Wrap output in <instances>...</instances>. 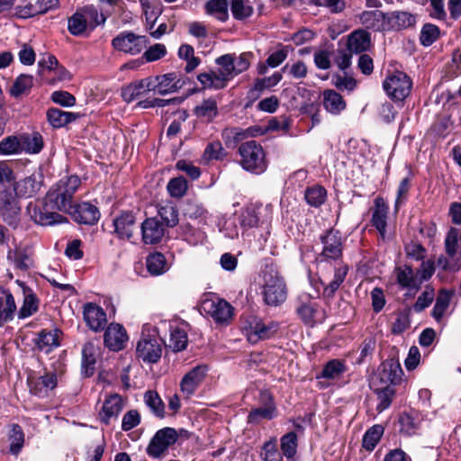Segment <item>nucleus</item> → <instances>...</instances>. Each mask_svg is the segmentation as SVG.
Masks as SVG:
<instances>
[{"label":"nucleus","instance_id":"24","mask_svg":"<svg viewBox=\"0 0 461 461\" xmlns=\"http://www.w3.org/2000/svg\"><path fill=\"white\" fill-rule=\"evenodd\" d=\"M141 239L145 244H157L161 241L165 230L161 221L157 218H147L140 226Z\"/></svg>","mask_w":461,"mask_h":461},{"label":"nucleus","instance_id":"7","mask_svg":"<svg viewBox=\"0 0 461 461\" xmlns=\"http://www.w3.org/2000/svg\"><path fill=\"white\" fill-rule=\"evenodd\" d=\"M319 239L322 245V249L317 256V261L326 263L339 262L343 255V240L340 231L330 228L324 230Z\"/></svg>","mask_w":461,"mask_h":461},{"label":"nucleus","instance_id":"1","mask_svg":"<svg viewBox=\"0 0 461 461\" xmlns=\"http://www.w3.org/2000/svg\"><path fill=\"white\" fill-rule=\"evenodd\" d=\"M250 56L251 54L248 52L239 56L234 53L221 55L215 59V63L220 67L219 72L210 70L200 73L197 80L203 89H223L230 79L249 68Z\"/></svg>","mask_w":461,"mask_h":461},{"label":"nucleus","instance_id":"46","mask_svg":"<svg viewBox=\"0 0 461 461\" xmlns=\"http://www.w3.org/2000/svg\"><path fill=\"white\" fill-rule=\"evenodd\" d=\"M22 154L20 134L9 135L0 140V155L12 156Z\"/></svg>","mask_w":461,"mask_h":461},{"label":"nucleus","instance_id":"14","mask_svg":"<svg viewBox=\"0 0 461 461\" xmlns=\"http://www.w3.org/2000/svg\"><path fill=\"white\" fill-rule=\"evenodd\" d=\"M27 384L31 394L44 398L57 387L58 376L55 372H46L42 375L31 373L27 376Z\"/></svg>","mask_w":461,"mask_h":461},{"label":"nucleus","instance_id":"15","mask_svg":"<svg viewBox=\"0 0 461 461\" xmlns=\"http://www.w3.org/2000/svg\"><path fill=\"white\" fill-rule=\"evenodd\" d=\"M403 371L399 362L393 359L384 361L378 367L374 379V386H393L402 380Z\"/></svg>","mask_w":461,"mask_h":461},{"label":"nucleus","instance_id":"41","mask_svg":"<svg viewBox=\"0 0 461 461\" xmlns=\"http://www.w3.org/2000/svg\"><path fill=\"white\" fill-rule=\"evenodd\" d=\"M400 431L405 435L411 436L417 433L420 419L414 411H404L399 417Z\"/></svg>","mask_w":461,"mask_h":461},{"label":"nucleus","instance_id":"60","mask_svg":"<svg viewBox=\"0 0 461 461\" xmlns=\"http://www.w3.org/2000/svg\"><path fill=\"white\" fill-rule=\"evenodd\" d=\"M230 11L237 20H244L253 14V7L248 0H231Z\"/></svg>","mask_w":461,"mask_h":461},{"label":"nucleus","instance_id":"56","mask_svg":"<svg viewBox=\"0 0 461 461\" xmlns=\"http://www.w3.org/2000/svg\"><path fill=\"white\" fill-rule=\"evenodd\" d=\"M277 416L276 407H258L252 409L248 415V422L258 424L262 420H272Z\"/></svg>","mask_w":461,"mask_h":461},{"label":"nucleus","instance_id":"59","mask_svg":"<svg viewBox=\"0 0 461 461\" xmlns=\"http://www.w3.org/2000/svg\"><path fill=\"white\" fill-rule=\"evenodd\" d=\"M439 35L440 30L437 25L432 23H425L420 30V44L424 47H429L439 38Z\"/></svg>","mask_w":461,"mask_h":461},{"label":"nucleus","instance_id":"11","mask_svg":"<svg viewBox=\"0 0 461 461\" xmlns=\"http://www.w3.org/2000/svg\"><path fill=\"white\" fill-rule=\"evenodd\" d=\"M272 219L271 205L251 204L240 213V223L244 229L258 227L259 224H268Z\"/></svg>","mask_w":461,"mask_h":461},{"label":"nucleus","instance_id":"49","mask_svg":"<svg viewBox=\"0 0 461 461\" xmlns=\"http://www.w3.org/2000/svg\"><path fill=\"white\" fill-rule=\"evenodd\" d=\"M298 447V437L295 432L291 431L280 438V448L283 455L287 459H293L296 453Z\"/></svg>","mask_w":461,"mask_h":461},{"label":"nucleus","instance_id":"40","mask_svg":"<svg viewBox=\"0 0 461 461\" xmlns=\"http://www.w3.org/2000/svg\"><path fill=\"white\" fill-rule=\"evenodd\" d=\"M78 117V113L65 112L59 108H50L47 112L48 121L54 128L64 127L76 121Z\"/></svg>","mask_w":461,"mask_h":461},{"label":"nucleus","instance_id":"61","mask_svg":"<svg viewBox=\"0 0 461 461\" xmlns=\"http://www.w3.org/2000/svg\"><path fill=\"white\" fill-rule=\"evenodd\" d=\"M188 342L187 333L180 329H172L169 339L168 347L175 352L182 351L185 349Z\"/></svg>","mask_w":461,"mask_h":461},{"label":"nucleus","instance_id":"37","mask_svg":"<svg viewBox=\"0 0 461 461\" xmlns=\"http://www.w3.org/2000/svg\"><path fill=\"white\" fill-rule=\"evenodd\" d=\"M16 312L14 298L9 290H2L0 294V327L13 320Z\"/></svg>","mask_w":461,"mask_h":461},{"label":"nucleus","instance_id":"25","mask_svg":"<svg viewBox=\"0 0 461 461\" xmlns=\"http://www.w3.org/2000/svg\"><path fill=\"white\" fill-rule=\"evenodd\" d=\"M371 46V35L365 29L353 31L348 36L347 50L355 54H362Z\"/></svg>","mask_w":461,"mask_h":461},{"label":"nucleus","instance_id":"48","mask_svg":"<svg viewBox=\"0 0 461 461\" xmlns=\"http://www.w3.org/2000/svg\"><path fill=\"white\" fill-rule=\"evenodd\" d=\"M384 429L380 424L373 425L364 434L362 447L367 451H373L380 441Z\"/></svg>","mask_w":461,"mask_h":461},{"label":"nucleus","instance_id":"23","mask_svg":"<svg viewBox=\"0 0 461 461\" xmlns=\"http://www.w3.org/2000/svg\"><path fill=\"white\" fill-rule=\"evenodd\" d=\"M388 212L389 206L385 203L384 199L381 196H377L374 201L371 224L377 230L383 240H384L386 236Z\"/></svg>","mask_w":461,"mask_h":461},{"label":"nucleus","instance_id":"5","mask_svg":"<svg viewBox=\"0 0 461 461\" xmlns=\"http://www.w3.org/2000/svg\"><path fill=\"white\" fill-rule=\"evenodd\" d=\"M459 230L450 228L444 241L446 255L437 259V267L444 271L457 272L461 268V252L458 251Z\"/></svg>","mask_w":461,"mask_h":461},{"label":"nucleus","instance_id":"9","mask_svg":"<svg viewBox=\"0 0 461 461\" xmlns=\"http://www.w3.org/2000/svg\"><path fill=\"white\" fill-rule=\"evenodd\" d=\"M411 78L402 71L387 76L383 82L384 92L393 101L404 100L411 93Z\"/></svg>","mask_w":461,"mask_h":461},{"label":"nucleus","instance_id":"50","mask_svg":"<svg viewBox=\"0 0 461 461\" xmlns=\"http://www.w3.org/2000/svg\"><path fill=\"white\" fill-rule=\"evenodd\" d=\"M178 57L181 59L186 61V65L185 67V71L186 73H191L194 71L200 64V58L194 56V50L189 44H182L178 49Z\"/></svg>","mask_w":461,"mask_h":461},{"label":"nucleus","instance_id":"34","mask_svg":"<svg viewBox=\"0 0 461 461\" xmlns=\"http://www.w3.org/2000/svg\"><path fill=\"white\" fill-rule=\"evenodd\" d=\"M22 153L39 154L44 148L42 135L38 131L20 133Z\"/></svg>","mask_w":461,"mask_h":461},{"label":"nucleus","instance_id":"2","mask_svg":"<svg viewBox=\"0 0 461 461\" xmlns=\"http://www.w3.org/2000/svg\"><path fill=\"white\" fill-rule=\"evenodd\" d=\"M240 163L243 169L255 175L264 173L267 168V160L263 147L256 140L241 143L238 149Z\"/></svg>","mask_w":461,"mask_h":461},{"label":"nucleus","instance_id":"64","mask_svg":"<svg viewBox=\"0 0 461 461\" xmlns=\"http://www.w3.org/2000/svg\"><path fill=\"white\" fill-rule=\"evenodd\" d=\"M227 155L222 144L220 141L210 142L203 154V159L206 161L211 160H223Z\"/></svg>","mask_w":461,"mask_h":461},{"label":"nucleus","instance_id":"18","mask_svg":"<svg viewBox=\"0 0 461 461\" xmlns=\"http://www.w3.org/2000/svg\"><path fill=\"white\" fill-rule=\"evenodd\" d=\"M43 180L44 177L41 172H34L14 183V194L18 198L33 197L40 192L43 185Z\"/></svg>","mask_w":461,"mask_h":461},{"label":"nucleus","instance_id":"13","mask_svg":"<svg viewBox=\"0 0 461 461\" xmlns=\"http://www.w3.org/2000/svg\"><path fill=\"white\" fill-rule=\"evenodd\" d=\"M176 430L173 428L158 429L147 447V454L153 458H160L170 446L177 440Z\"/></svg>","mask_w":461,"mask_h":461},{"label":"nucleus","instance_id":"45","mask_svg":"<svg viewBox=\"0 0 461 461\" xmlns=\"http://www.w3.org/2000/svg\"><path fill=\"white\" fill-rule=\"evenodd\" d=\"M32 256V254L29 247H18L12 254H9V258H13L15 267L21 270H27L33 265Z\"/></svg>","mask_w":461,"mask_h":461},{"label":"nucleus","instance_id":"22","mask_svg":"<svg viewBox=\"0 0 461 461\" xmlns=\"http://www.w3.org/2000/svg\"><path fill=\"white\" fill-rule=\"evenodd\" d=\"M104 345L109 349L113 351L122 350L128 341L125 328L119 323H110L104 331Z\"/></svg>","mask_w":461,"mask_h":461},{"label":"nucleus","instance_id":"39","mask_svg":"<svg viewBox=\"0 0 461 461\" xmlns=\"http://www.w3.org/2000/svg\"><path fill=\"white\" fill-rule=\"evenodd\" d=\"M146 267L151 276H158L165 274L169 269V265L164 254L153 252L146 258Z\"/></svg>","mask_w":461,"mask_h":461},{"label":"nucleus","instance_id":"62","mask_svg":"<svg viewBox=\"0 0 461 461\" xmlns=\"http://www.w3.org/2000/svg\"><path fill=\"white\" fill-rule=\"evenodd\" d=\"M33 86L32 76L22 74L14 82L10 93L13 96L18 97L30 90Z\"/></svg>","mask_w":461,"mask_h":461},{"label":"nucleus","instance_id":"44","mask_svg":"<svg viewBox=\"0 0 461 461\" xmlns=\"http://www.w3.org/2000/svg\"><path fill=\"white\" fill-rule=\"evenodd\" d=\"M143 400L147 407L157 418H165V403L158 392L148 390L144 393Z\"/></svg>","mask_w":461,"mask_h":461},{"label":"nucleus","instance_id":"6","mask_svg":"<svg viewBox=\"0 0 461 461\" xmlns=\"http://www.w3.org/2000/svg\"><path fill=\"white\" fill-rule=\"evenodd\" d=\"M262 287L263 300L269 306L282 304L287 297V288L284 278L273 270L264 272Z\"/></svg>","mask_w":461,"mask_h":461},{"label":"nucleus","instance_id":"4","mask_svg":"<svg viewBox=\"0 0 461 461\" xmlns=\"http://www.w3.org/2000/svg\"><path fill=\"white\" fill-rule=\"evenodd\" d=\"M53 203L48 201V194L43 200L30 202L26 206V213L35 223L41 226H50L61 223L66 218L58 213Z\"/></svg>","mask_w":461,"mask_h":461},{"label":"nucleus","instance_id":"17","mask_svg":"<svg viewBox=\"0 0 461 461\" xmlns=\"http://www.w3.org/2000/svg\"><path fill=\"white\" fill-rule=\"evenodd\" d=\"M136 353L143 362L157 363L162 355V346L158 338L143 336L137 343Z\"/></svg>","mask_w":461,"mask_h":461},{"label":"nucleus","instance_id":"54","mask_svg":"<svg viewBox=\"0 0 461 461\" xmlns=\"http://www.w3.org/2000/svg\"><path fill=\"white\" fill-rule=\"evenodd\" d=\"M205 11L221 22H225L229 17L227 0H209L205 4Z\"/></svg>","mask_w":461,"mask_h":461},{"label":"nucleus","instance_id":"58","mask_svg":"<svg viewBox=\"0 0 461 461\" xmlns=\"http://www.w3.org/2000/svg\"><path fill=\"white\" fill-rule=\"evenodd\" d=\"M87 28L86 19L81 12L75 13L68 21V30L74 36L82 35Z\"/></svg>","mask_w":461,"mask_h":461},{"label":"nucleus","instance_id":"57","mask_svg":"<svg viewBox=\"0 0 461 461\" xmlns=\"http://www.w3.org/2000/svg\"><path fill=\"white\" fill-rule=\"evenodd\" d=\"M304 197L311 206L320 207L326 200L327 192L324 187L314 185L306 189Z\"/></svg>","mask_w":461,"mask_h":461},{"label":"nucleus","instance_id":"32","mask_svg":"<svg viewBox=\"0 0 461 461\" xmlns=\"http://www.w3.org/2000/svg\"><path fill=\"white\" fill-rule=\"evenodd\" d=\"M205 376V368L203 366H195L191 369L182 378L180 386L181 391L187 396L192 395Z\"/></svg>","mask_w":461,"mask_h":461},{"label":"nucleus","instance_id":"20","mask_svg":"<svg viewBox=\"0 0 461 461\" xmlns=\"http://www.w3.org/2000/svg\"><path fill=\"white\" fill-rule=\"evenodd\" d=\"M83 318L86 326L95 332L103 330L107 324L106 312L95 303L89 302L84 304Z\"/></svg>","mask_w":461,"mask_h":461},{"label":"nucleus","instance_id":"21","mask_svg":"<svg viewBox=\"0 0 461 461\" xmlns=\"http://www.w3.org/2000/svg\"><path fill=\"white\" fill-rule=\"evenodd\" d=\"M113 225L118 239L130 241L136 228V217L131 212H122L113 218Z\"/></svg>","mask_w":461,"mask_h":461},{"label":"nucleus","instance_id":"8","mask_svg":"<svg viewBox=\"0 0 461 461\" xmlns=\"http://www.w3.org/2000/svg\"><path fill=\"white\" fill-rule=\"evenodd\" d=\"M297 303L296 312L304 324L312 327L325 320V311L309 294H300Z\"/></svg>","mask_w":461,"mask_h":461},{"label":"nucleus","instance_id":"42","mask_svg":"<svg viewBox=\"0 0 461 461\" xmlns=\"http://www.w3.org/2000/svg\"><path fill=\"white\" fill-rule=\"evenodd\" d=\"M334 276L332 281L323 288V295L326 297H332L336 291L339 288L341 284L344 282L348 267L345 264L336 263Z\"/></svg>","mask_w":461,"mask_h":461},{"label":"nucleus","instance_id":"26","mask_svg":"<svg viewBox=\"0 0 461 461\" xmlns=\"http://www.w3.org/2000/svg\"><path fill=\"white\" fill-rule=\"evenodd\" d=\"M277 330L278 324L275 321L266 324L261 320H255L248 329V339L250 342L256 343L259 339H269Z\"/></svg>","mask_w":461,"mask_h":461},{"label":"nucleus","instance_id":"31","mask_svg":"<svg viewBox=\"0 0 461 461\" xmlns=\"http://www.w3.org/2000/svg\"><path fill=\"white\" fill-rule=\"evenodd\" d=\"M99 348L94 342H87L82 348V374L90 377L95 370L97 357L99 356Z\"/></svg>","mask_w":461,"mask_h":461},{"label":"nucleus","instance_id":"38","mask_svg":"<svg viewBox=\"0 0 461 461\" xmlns=\"http://www.w3.org/2000/svg\"><path fill=\"white\" fill-rule=\"evenodd\" d=\"M348 370L345 361L340 359H331L328 361L321 372L316 375L317 379L324 378L335 380L340 378Z\"/></svg>","mask_w":461,"mask_h":461},{"label":"nucleus","instance_id":"51","mask_svg":"<svg viewBox=\"0 0 461 461\" xmlns=\"http://www.w3.org/2000/svg\"><path fill=\"white\" fill-rule=\"evenodd\" d=\"M80 12L84 14L90 31H93L99 25H104L107 19V16L103 13H99L94 5H86Z\"/></svg>","mask_w":461,"mask_h":461},{"label":"nucleus","instance_id":"16","mask_svg":"<svg viewBox=\"0 0 461 461\" xmlns=\"http://www.w3.org/2000/svg\"><path fill=\"white\" fill-rule=\"evenodd\" d=\"M62 212L68 213L79 224L94 225L100 219L99 209L88 202L72 203L68 210Z\"/></svg>","mask_w":461,"mask_h":461},{"label":"nucleus","instance_id":"29","mask_svg":"<svg viewBox=\"0 0 461 461\" xmlns=\"http://www.w3.org/2000/svg\"><path fill=\"white\" fill-rule=\"evenodd\" d=\"M122 408L123 402L122 397L117 393L111 394L104 400L99 413L101 421L108 425L112 418H117L119 416Z\"/></svg>","mask_w":461,"mask_h":461},{"label":"nucleus","instance_id":"43","mask_svg":"<svg viewBox=\"0 0 461 461\" xmlns=\"http://www.w3.org/2000/svg\"><path fill=\"white\" fill-rule=\"evenodd\" d=\"M37 348L45 353H50L54 348L59 346L58 330H41L35 339Z\"/></svg>","mask_w":461,"mask_h":461},{"label":"nucleus","instance_id":"30","mask_svg":"<svg viewBox=\"0 0 461 461\" xmlns=\"http://www.w3.org/2000/svg\"><path fill=\"white\" fill-rule=\"evenodd\" d=\"M396 280L398 285L409 291H418L420 288V280L419 276L414 274L411 267L403 265L395 268Z\"/></svg>","mask_w":461,"mask_h":461},{"label":"nucleus","instance_id":"27","mask_svg":"<svg viewBox=\"0 0 461 461\" xmlns=\"http://www.w3.org/2000/svg\"><path fill=\"white\" fill-rule=\"evenodd\" d=\"M415 16L407 11H393L386 13L387 31H400L414 25Z\"/></svg>","mask_w":461,"mask_h":461},{"label":"nucleus","instance_id":"52","mask_svg":"<svg viewBox=\"0 0 461 461\" xmlns=\"http://www.w3.org/2000/svg\"><path fill=\"white\" fill-rule=\"evenodd\" d=\"M8 438L10 453L18 456L24 444V433L22 427L19 424H12Z\"/></svg>","mask_w":461,"mask_h":461},{"label":"nucleus","instance_id":"12","mask_svg":"<svg viewBox=\"0 0 461 461\" xmlns=\"http://www.w3.org/2000/svg\"><path fill=\"white\" fill-rule=\"evenodd\" d=\"M149 41L146 36L137 35L132 32L124 31L112 40L114 50L131 55H137L147 46Z\"/></svg>","mask_w":461,"mask_h":461},{"label":"nucleus","instance_id":"36","mask_svg":"<svg viewBox=\"0 0 461 461\" xmlns=\"http://www.w3.org/2000/svg\"><path fill=\"white\" fill-rule=\"evenodd\" d=\"M322 96L323 106L328 113L337 115L346 108V101L342 95L335 90H324Z\"/></svg>","mask_w":461,"mask_h":461},{"label":"nucleus","instance_id":"19","mask_svg":"<svg viewBox=\"0 0 461 461\" xmlns=\"http://www.w3.org/2000/svg\"><path fill=\"white\" fill-rule=\"evenodd\" d=\"M202 308L217 323L228 322L233 315V307L223 299L204 300Z\"/></svg>","mask_w":461,"mask_h":461},{"label":"nucleus","instance_id":"3","mask_svg":"<svg viewBox=\"0 0 461 461\" xmlns=\"http://www.w3.org/2000/svg\"><path fill=\"white\" fill-rule=\"evenodd\" d=\"M81 185L80 178L72 175L62 177L48 194V201L58 211L68 210L73 203V196Z\"/></svg>","mask_w":461,"mask_h":461},{"label":"nucleus","instance_id":"10","mask_svg":"<svg viewBox=\"0 0 461 461\" xmlns=\"http://www.w3.org/2000/svg\"><path fill=\"white\" fill-rule=\"evenodd\" d=\"M0 217L13 228H16L20 222V202L9 189L0 191Z\"/></svg>","mask_w":461,"mask_h":461},{"label":"nucleus","instance_id":"63","mask_svg":"<svg viewBox=\"0 0 461 461\" xmlns=\"http://www.w3.org/2000/svg\"><path fill=\"white\" fill-rule=\"evenodd\" d=\"M158 213L165 224L169 227H175L178 223V211L172 203H167L160 206Z\"/></svg>","mask_w":461,"mask_h":461},{"label":"nucleus","instance_id":"53","mask_svg":"<svg viewBox=\"0 0 461 461\" xmlns=\"http://www.w3.org/2000/svg\"><path fill=\"white\" fill-rule=\"evenodd\" d=\"M374 391L376 393L377 399H378L376 410L379 412H382L384 410H386L387 408H389V406L391 405L392 401L395 395V390L393 386L386 387V386L376 385L374 388Z\"/></svg>","mask_w":461,"mask_h":461},{"label":"nucleus","instance_id":"47","mask_svg":"<svg viewBox=\"0 0 461 461\" xmlns=\"http://www.w3.org/2000/svg\"><path fill=\"white\" fill-rule=\"evenodd\" d=\"M194 113L198 118L212 122L218 114L217 103L212 98L203 100L194 108Z\"/></svg>","mask_w":461,"mask_h":461},{"label":"nucleus","instance_id":"35","mask_svg":"<svg viewBox=\"0 0 461 461\" xmlns=\"http://www.w3.org/2000/svg\"><path fill=\"white\" fill-rule=\"evenodd\" d=\"M22 287L23 292V303L18 312V318L25 319L38 312L40 301L32 289L23 284Z\"/></svg>","mask_w":461,"mask_h":461},{"label":"nucleus","instance_id":"55","mask_svg":"<svg viewBox=\"0 0 461 461\" xmlns=\"http://www.w3.org/2000/svg\"><path fill=\"white\" fill-rule=\"evenodd\" d=\"M452 294L447 291H440L432 310V317L437 322H440L447 309L449 306Z\"/></svg>","mask_w":461,"mask_h":461},{"label":"nucleus","instance_id":"33","mask_svg":"<svg viewBox=\"0 0 461 461\" xmlns=\"http://www.w3.org/2000/svg\"><path fill=\"white\" fill-rule=\"evenodd\" d=\"M158 95L175 93L183 87L185 81L176 72L158 76Z\"/></svg>","mask_w":461,"mask_h":461},{"label":"nucleus","instance_id":"28","mask_svg":"<svg viewBox=\"0 0 461 461\" xmlns=\"http://www.w3.org/2000/svg\"><path fill=\"white\" fill-rule=\"evenodd\" d=\"M361 24L373 32H384L386 28V13L379 10L364 11L359 15Z\"/></svg>","mask_w":461,"mask_h":461}]
</instances>
